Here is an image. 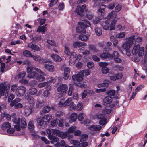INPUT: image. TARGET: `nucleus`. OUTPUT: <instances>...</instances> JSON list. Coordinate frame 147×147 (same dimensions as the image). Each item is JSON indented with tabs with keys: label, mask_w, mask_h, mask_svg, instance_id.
Returning <instances> with one entry per match:
<instances>
[{
	"label": "nucleus",
	"mask_w": 147,
	"mask_h": 147,
	"mask_svg": "<svg viewBox=\"0 0 147 147\" xmlns=\"http://www.w3.org/2000/svg\"><path fill=\"white\" fill-rule=\"evenodd\" d=\"M20 127L21 128H24L26 126V120L24 118H22L20 120Z\"/></svg>",
	"instance_id": "35"
},
{
	"label": "nucleus",
	"mask_w": 147,
	"mask_h": 147,
	"mask_svg": "<svg viewBox=\"0 0 147 147\" xmlns=\"http://www.w3.org/2000/svg\"><path fill=\"white\" fill-rule=\"evenodd\" d=\"M32 109L29 106H26L24 107L25 115L27 116L30 115L32 113Z\"/></svg>",
	"instance_id": "17"
},
{
	"label": "nucleus",
	"mask_w": 147,
	"mask_h": 147,
	"mask_svg": "<svg viewBox=\"0 0 147 147\" xmlns=\"http://www.w3.org/2000/svg\"><path fill=\"white\" fill-rule=\"evenodd\" d=\"M57 133V136L61 137L62 139L66 138L68 136V133L67 132H63L60 131L59 130Z\"/></svg>",
	"instance_id": "29"
},
{
	"label": "nucleus",
	"mask_w": 147,
	"mask_h": 147,
	"mask_svg": "<svg viewBox=\"0 0 147 147\" xmlns=\"http://www.w3.org/2000/svg\"><path fill=\"white\" fill-rule=\"evenodd\" d=\"M72 101V99L71 98H69L66 100L65 99H61L59 102L58 105L60 107H65L66 106H70L73 104Z\"/></svg>",
	"instance_id": "5"
},
{
	"label": "nucleus",
	"mask_w": 147,
	"mask_h": 147,
	"mask_svg": "<svg viewBox=\"0 0 147 147\" xmlns=\"http://www.w3.org/2000/svg\"><path fill=\"white\" fill-rule=\"evenodd\" d=\"M37 121L38 125L40 126V127H42L43 129L47 126L46 122L45 121H44L43 119H42L38 118L37 119Z\"/></svg>",
	"instance_id": "19"
},
{
	"label": "nucleus",
	"mask_w": 147,
	"mask_h": 147,
	"mask_svg": "<svg viewBox=\"0 0 147 147\" xmlns=\"http://www.w3.org/2000/svg\"><path fill=\"white\" fill-rule=\"evenodd\" d=\"M68 89V86L65 84H62L60 85L57 88V90L58 92H64Z\"/></svg>",
	"instance_id": "16"
},
{
	"label": "nucleus",
	"mask_w": 147,
	"mask_h": 147,
	"mask_svg": "<svg viewBox=\"0 0 147 147\" xmlns=\"http://www.w3.org/2000/svg\"><path fill=\"white\" fill-rule=\"evenodd\" d=\"M124 32H121L117 34L116 35V37L117 38H122L125 37V34Z\"/></svg>",
	"instance_id": "55"
},
{
	"label": "nucleus",
	"mask_w": 147,
	"mask_h": 147,
	"mask_svg": "<svg viewBox=\"0 0 147 147\" xmlns=\"http://www.w3.org/2000/svg\"><path fill=\"white\" fill-rule=\"evenodd\" d=\"M102 128L101 126L100 125L95 126L92 125L89 127V129L91 130L94 129L96 131H98L100 130Z\"/></svg>",
	"instance_id": "32"
},
{
	"label": "nucleus",
	"mask_w": 147,
	"mask_h": 147,
	"mask_svg": "<svg viewBox=\"0 0 147 147\" xmlns=\"http://www.w3.org/2000/svg\"><path fill=\"white\" fill-rule=\"evenodd\" d=\"M10 123L8 122H4L1 126L2 129L4 130H7L11 127Z\"/></svg>",
	"instance_id": "25"
},
{
	"label": "nucleus",
	"mask_w": 147,
	"mask_h": 147,
	"mask_svg": "<svg viewBox=\"0 0 147 147\" xmlns=\"http://www.w3.org/2000/svg\"><path fill=\"white\" fill-rule=\"evenodd\" d=\"M37 92V90L34 88L30 87L29 91V94L32 95H34L36 94Z\"/></svg>",
	"instance_id": "33"
},
{
	"label": "nucleus",
	"mask_w": 147,
	"mask_h": 147,
	"mask_svg": "<svg viewBox=\"0 0 147 147\" xmlns=\"http://www.w3.org/2000/svg\"><path fill=\"white\" fill-rule=\"evenodd\" d=\"M45 103V101L43 100L38 101L36 104V106L38 107H41L44 105Z\"/></svg>",
	"instance_id": "46"
},
{
	"label": "nucleus",
	"mask_w": 147,
	"mask_h": 147,
	"mask_svg": "<svg viewBox=\"0 0 147 147\" xmlns=\"http://www.w3.org/2000/svg\"><path fill=\"white\" fill-rule=\"evenodd\" d=\"M116 21L115 20H113L111 21L110 26V30H112L115 29V25Z\"/></svg>",
	"instance_id": "42"
},
{
	"label": "nucleus",
	"mask_w": 147,
	"mask_h": 147,
	"mask_svg": "<svg viewBox=\"0 0 147 147\" xmlns=\"http://www.w3.org/2000/svg\"><path fill=\"white\" fill-rule=\"evenodd\" d=\"M27 72L28 73L27 75V77L31 78L36 79L37 77L38 73L36 71H33L34 70L33 67L30 66L27 68Z\"/></svg>",
	"instance_id": "7"
},
{
	"label": "nucleus",
	"mask_w": 147,
	"mask_h": 147,
	"mask_svg": "<svg viewBox=\"0 0 147 147\" xmlns=\"http://www.w3.org/2000/svg\"><path fill=\"white\" fill-rule=\"evenodd\" d=\"M144 47H140V45H136L134 46L132 50V53L133 55H142L144 52Z\"/></svg>",
	"instance_id": "4"
},
{
	"label": "nucleus",
	"mask_w": 147,
	"mask_h": 147,
	"mask_svg": "<svg viewBox=\"0 0 147 147\" xmlns=\"http://www.w3.org/2000/svg\"><path fill=\"white\" fill-rule=\"evenodd\" d=\"M70 142L71 144L74 145L72 146H73L74 147H78L79 144V142L76 140H71Z\"/></svg>",
	"instance_id": "44"
},
{
	"label": "nucleus",
	"mask_w": 147,
	"mask_h": 147,
	"mask_svg": "<svg viewBox=\"0 0 147 147\" xmlns=\"http://www.w3.org/2000/svg\"><path fill=\"white\" fill-rule=\"evenodd\" d=\"M114 12V11H112L109 13L107 16V19L106 21H103L102 22L101 24L104 29L105 30L109 29V24Z\"/></svg>",
	"instance_id": "6"
},
{
	"label": "nucleus",
	"mask_w": 147,
	"mask_h": 147,
	"mask_svg": "<svg viewBox=\"0 0 147 147\" xmlns=\"http://www.w3.org/2000/svg\"><path fill=\"white\" fill-rule=\"evenodd\" d=\"M28 127L29 129L31 131H33L34 128L33 121H30L28 124Z\"/></svg>",
	"instance_id": "41"
},
{
	"label": "nucleus",
	"mask_w": 147,
	"mask_h": 147,
	"mask_svg": "<svg viewBox=\"0 0 147 147\" xmlns=\"http://www.w3.org/2000/svg\"><path fill=\"white\" fill-rule=\"evenodd\" d=\"M94 30L97 36H99L102 34V30L100 28L96 27L95 28Z\"/></svg>",
	"instance_id": "36"
},
{
	"label": "nucleus",
	"mask_w": 147,
	"mask_h": 147,
	"mask_svg": "<svg viewBox=\"0 0 147 147\" xmlns=\"http://www.w3.org/2000/svg\"><path fill=\"white\" fill-rule=\"evenodd\" d=\"M85 11L86 13V17L89 20L92 19L93 18L94 15L90 12V10L86 9H85Z\"/></svg>",
	"instance_id": "27"
},
{
	"label": "nucleus",
	"mask_w": 147,
	"mask_h": 147,
	"mask_svg": "<svg viewBox=\"0 0 147 147\" xmlns=\"http://www.w3.org/2000/svg\"><path fill=\"white\" fill-rule=\"evenodd\" d=\"M94 64L92 62H87V65L89 68H92L94 67Z\"/></svg>",
	"instance_id": "63"
},
{
	"label": "nucleus",
	"mask_w": 147,
	"mask_h": 147,
	"mask_svg": "<svg viewBox=\"0 0 147 147\" xmlns=\"http://www.w3.org/2000/svg\"><path fill=\"white\" fill-rule=\"evenodd\" d=\"M88 46L89 49L90 50L94 52H97L98 50L96 48L95 46L91 44H89Z\"/></svg>",
	"instance_id": "47"
},
{
	"label": "nucleus",
	"mask_w": 147,
	"mask_h": 147,
	"mask_svg": "<svg viewBox=\"0 0 147 147\" xmlns=\"http://www.w3.org/2000/svg\"><path fill=\"white\" fill-rule=\"evenodd\" d=\"M109 71V68L106 67H103L102 69V72L103 74H106Z\"/></svg>",
	"instance_id": "52"
},
{
	"label": "nucleus",
	"mask_w": 147,
	"mask_h": 147,
	"mask_svg": "<svg viewBox=\"0 0 147 147\" xmlns=\"http://www.w3.org/2000/svg\"><path fill=\"white\" fill-rule=\"evenodd\" d=\"M97 117L100 119L99 123L101 125L106 124L107 123V119L105 118V115L102 114H99L96 115Z\"/></svg>",
	"instance_id": "10"
},
{
	"label": "nucleus",
	"mask_w": 147,
	"mask_h": 147,
	"mask_svg": "<svg viewBox=\"0 0 147 147\" xmlns=\"http://www.w3.org/2000/svg\"><path fill=\"white\" fill-rule=\"evenodd\" d=\"M48 84V82L40 83L38 84V86L39 88H42L46 86Z\"/></svg>",
	"instance_id": "57"
},
{
	"label": "nucleus",
	"mask_w": 147,
	"mask_h": 147,
	"mask_svg": "<svg viewBox=\"0 0 147 147\" xmlns=\"http://www.w3.org/2000/svg\"><path fill=\"white\" fill-rule=\"evenodd\" d=\"M60 143L62 147H74L73 146H69L67 145H66L65 142L63 140H62Z\"/></svg>",
	"instance_id": "64"
},
{
	"label": "nucleus",
	"mask_w": 147,
	"mask_h": 147,
	"mask_svg": "<svg viewBox=\"0 0 147 147\" xmlns=\"http://www.w3.org/2000/svg\"><path fill=\"white\" fill-rule=\"evenodd\" d=\"M10 88V84L4 82L0 84V97L5 95L6 97L8 95V92Z\"/></svg>",
	"instance_id": "2"
},
{
	"label": "nucleus",
	"mask_w": 147,
	"mask_h": 147,
	"mask_svg": "<svg viewBox=\"0 0 147 147\" xmlns=\"http://www.w3.org/2000/svg\"><path fill=\"white\" fill-rule=\"evenodd\" d=\"M44 67L46 69L49 71L53 72L54 71V66L51 65L45 64Z\"/></svg>",
	"instance_id": "24"
},
{
	"label": "nucleus",
	"mask_w": 147,
	"mask_h": 147,
	"mask_svg": "<svg viewBox=\"0 0 147 147\" xmlns=\"http://www.w3.org/2000/svg\"><path fill=\"white\" fill-rule=\"evenodd\" d=\"M113 99L109 96H106L103 100V102L105 105L107 106L108 104H111L112 102Z\"/></svg>",
	"instance_id": "18"
},
{
	"label": "nucleus",
	"mask_w": 147,
	"mask_h": 147,
	"mask_svg": "<svg viewBox=\"0 0 147 147\" xmlns=\"http://www.w3.org/2000/svg\"><path fill=\"white\" fill-rule=\"evenodd\" d=\"M52 59L56 62L61 61V58L59 56H51Z\"/></svg>",
	"instance_id": "43"
},
{
	"label": "nucleus",
	"mask_w": 147,
	"mask_h": 147,
	"mask_svg": "<svg viewBox=\"0 0 147 147\" xmlns=\"http://www.w3.org/2000/svg\"><path fill=\"white\" fill-rule=\"evenodd\" d=\"M57 1L58 0H51L49 6L51 7L53 6L57 3Z\"/></svg>",
	"instance_id": "59"
},
{
	"label": "nucleus",
	"mask_w": 147,
	"mask_h": 147,
	"mask_svg": "<svg viewBox=\"0 0 147 147\" xmlns=\"http://www.w3.org/2000/svg\"><path fill=\"white\" fill-rule=\"evenodd\" d=\"M47 42L52 46H56V45L54 41L49 39L47 40Z\"/></svg>",
	"instance_id": "49"
},
{
	"label": "nucleus",
	"mask_w": 147,
	"mask_h": 147,
	"mask_svg": "<svg viewBox=\"0 0 147 147\" xmlns=\"http://www.w3.org/2000/svg\"><path fill=\"white\" fill-rule=\"evenodd\" d=\"M46 28L45 26H39L37 30V32H42V34L45 33L46 31Z\"/></svg>",
	"instance_id": "31"
},
{
	"label": "nucleus",
	"mask_w": 147,
	"mask_h": 147,
	"mask_svg": "<svg viewBox=\"0 0 147 147\" xmlns=\"http://www.w3.org/2000/svg\"><path fill=\"white\" fill-rule=\"evenodd\" d=\"M26 91V88L24 86H20L17 88L15 92L16 94L18 96H23Z\"/></svg>",
	"instance_id": "8"
},
{
	"label": "nucleus",
	"mask_w": 147,
	"mask_h": 147,
	"mask_svg": "<svg viewBox=\"0 0 147 147\" xmlns=\"http://www.w3.org/2000/svg\"><path fill=\"white\" fill-rule=\"evenodd\" d=\"M28 46L30 48L31 50L34 51H39V48L37 45L33 44H29Z\"/></svg>",
	"instance_id": "23"
},
{
	"label": "nucleus",
	"mask_w": 147,
	"mask_h": 147,
	"mask_svg": "<svg viewBox=\"0 0 147 147\" xmlns=\"http://www.w3.org/2000/svg\"><path fill=\"white\" fill-rule=\"evenodd\" d=\"M83 108V105L82 103H79L77 104L76 109L78 111H81Z\"/></svg>",
	"instance_id": "51"
},
{
	"label": "nucleus",
	"mask_w": 147,
	"mask_h": 147,
	"mask_svg": "<svg viewBox=\"0 0 147 147\" xmlns=\"http://www.w3.org/2000/svg\"><path fill=\"white\" fill-rule=\"evenodd\" d=\"M77 117V115L76 113H73L70 116V119L73 122L76 121Z\"/></svg>",
	"instance_id": "40"
},
{
	"label": "nucleus",
	"mask_w": 147,
	"mask_h": 147,
	"mask_svg": "<svg viewBox=\"0 0 147 147\" xmlns=\"http://www.w3.org/2000/svg\"><path fill=\"white\" fill-rule=\"evenodd\" d=\"M122 78V76L121 74H118L115 75L110 76V79L113 81H115L117 80L120 79Z\"/></svg>",
	"instance_id": "28"
},
{
	"label": "nucleus",
	"mask_w": 147,
	"mask_h": 147,
	"mask_svg": "<svg viewBox=\"0 0 147 147\" xmlns=\"http://www.w3.org/2000/svg\"><path fill=\"white\" fill-rule=\"evenodd\" d=\"M88 145V143L87 142H83L80 143L79 144L80 147H86Z\"/></svg>",
	"instance_id": "60"
},
{
	"label": "nucleus",
	"mask_w": 147,
	"mask_h": 147,
	"mask_svg": "<svg viewBox=\"0 0 147 147\" xmlns=\"http://www.w3.org/2000/svg\"><path fill=\"white\" fill-rule=\"evenodd\" d=\"M41 39V36L39 35L37 36H35L32 38V40L34 42H37L40 41Z\"/></svg>",
	"instance_id": "45"
},
{
	"label": "nucleus",
	"mask_w": 147,
	"mask_h": 147,
	"mask_svg": "<svg viewBox=\"0 0 147 147\" xmlns=\"http://www.w3.org/2000/svg\"><path fill=\"white\" fill-rule=\"evenodd\" d=\"M50 95V92L49 90H46L44 91L42 95L45 97H48Z\"/></svg>",
	"instance_id": "58"
},
{
	"label": "nucleus",
	"mask_w": 147,
	"mask_h": 147,
	"mask_svg": "<svg viewBox=\"0 0 147 147\" xmlns=\"http://www.w3.org/2000/svg\"><path fill=\"white\" fill-rule=\"evenodd\" d=\"M31 57H32L33 59L36 61H38L41 63H51L52 61L48 59H47L44 58L41 59L39 56H29Z\"/></svg>",
	"instance_id": "9"
},
{
	"label": "nucleus",
	"mask_w": 147,
	"mask_h": 147,
	"mask_svg": "<svg viewBox=\"0 0 147 147\" xmlns=\"http://www.w3.org/2000/svg\"><path fill=\"white\" fill-rule=\"evenodd\" d=\"M49 139L51 140V143H53V142H56L59 140L58 138L55 136H53L51 138H50Z\"/></svg>",
	"instance_id": "50"
},
{
	"label": "nucleus",
	"mask_w": 147,
	"mask_h": 147,
	"mask_svg": "<svg viewBox=\"0 0 147 147\" xmlns=\"http://www.w3.org/2000/svg\"><path fill=\"white\" fill-rule=\"evenodd\" d=\"M26 98L31 106H34V102L32 97L29 95H28L26 96Z\"/></svg>",
	"instance_id": "22"
},
{
	"label": "nucleus",
	"mask_w": 147,
	"mask_h": 147,
	"mask_svg": "<svg viewBox=\"0 0 147 147\" xmlns=\"http://www.w3.org/2000/svg\"><path fill=\"white\" fill-rule=\"evenodd\" d=\"M70 69L68 67H66L64 69L63 78L65 80L68 79L69 76Z\"/></svg>",
	"instance_id": "21"
},
{
	"label": "nucleus",
	"mask_w": 147,
	"mask_h": 147,
	"mask_svg": "<svg viewBox=\"0 0 147 147\" xmlns=\"http://www.w3.org/2000/svg\"><path fill=\"white\" fill-rule=\"evenodd\" d=\"M99 57H98L97 56H92V58L93 60L95 61L98 62L100 61V57L103 59H104L102 58L100 56H99ZM104 60H106V59H104Z\"/></svg>",
	"instance_id": "53"
},
{
	"label": "nucleus",
	"mask_w": 147,
	"mask_h": 147,
	"mask_svg": "<svg viewBox=\"0 0 147 147\" xmlns=\"http://www.w3.org/2000/svg\"><path fill=\"white\" fill-rule=\"evenodd\" d=\"M46 75L44 72H42V74H41L39 75L38 74L37 77H36V79L40 82H41L44 81L45 78V76H46Z\"/></svg>",
	"instance_id": "26"
},
{
	"label": "nucleus",
	"mask_w": 147,
	"mask_h": 147,
	"mask_svg": "<svg viewBox=\"0 0 147 147\" xmlns=\"http://www.w3.org/2000/svg\"><path fill=\"white\" fill-rule=\"evenodd\" d=\"M68 45H65L64 52L66 55H76V53L75 52L71 53L69 51Z\"/></svg>",
	"instance_id": "20"
},
{
	"label": "nucleus",
	"mask_w": 147,
	"mask_h": 147,
	"mask_svg": "<svg viewBox=\"0 0 147 147\" xmlns=\"http://www.w3.org/2000/svg\"><path fill=\"white\" fill-rule=\"evenodd\" d=\"M21 100V99L19 98H17L13 100L10 103V105L11 106H15V105L19 102Z\"/></svg>",
	"instance_id": "38"
},
{
	"label": "nucleus",
	"mask_w": 147,
	"mask_h": 147,
	"mask_svg": "<svg viewBox=\"0 0 147 147\" xmlns=\"http://www.w3.org/2000/svg\"><path fill=\"white\" fill-rule=\"evenodd\" d=\"M103 59H108L114 58V60L117 63H120L121 60L118 57H115V56H100Z\"/></svg>",
	"instance_id": "15"
},
{
	"label": "nucleus",
	"mask_w": 147,
	"mask_h": 147,
	"mask_svg": "<svg viewBox=\"0 0 147 147\" xmlns=\"http://www.w3.org/2000/svg\"><path fill=\"white\" fill-rule=\"evenodd\" d=\"M82 72L80 71L79 74L76 75H73L72 76V78L74 81H81L83 79L84 75Z\"/></svg>",
	"instance_id": "13"
},
{
	"label": "nucleus",
	"mask_w": 147,
	"mask_h": 147,
	"mask_svg": "<svg viewBox=\"0 0 147 147\" xmlns=\"http://www.w3.org/2000/svg\"><path fill=\"white\" fill-rule=\"evenodd\" d=\"M115 90H110L107 92V95L109 96H114L115 93Z\"/></svg>",
	"instance_id": "56"
},
{
	"label": "nucleus",
	"mask_w": 147,
	"mask_h": 147,
	"mask_svg": "<svg viewBox=\"0 0 147 147\" xmlns=\"http://www.w3.org/2000/svg\"><path fill=\"white\" fill-rule=\"evenodd\" d=\"M12 121L13 123L17 125H20V122L21 119L19 118H16L14 119H12Z\"/></svg>",
	"instance_id": "48"
},
{
	"label": "nucleus",
	"mask_w": 147,
	"mask_h": 147,
	"mask_svg": "<svg viewBox=\"0 0 147 147\" xmlns=\"http://www.w3.org/2000/svg\"><path fill=\"white\" fill-rule=\"evenodd\" d=\"M134 37L135 36L133 35L131 36L127 39L125 42L123 44L122 47L125 50L127 55H129L130 54L129 49L132 46L133 42V40Z\"/></svg>",
	"instance_id": "1"
},
{
	"label": "nucleus",
	"mask_w": 147,
	"mask_h": 147,
	"mask_svg": "<svg viewBox=\"0 0 147 147\" xmlns=\"http://www.w3.org/2000/svg\"><path fill=\"white\" fill-rule=\"evenodd\" d=\"M51 109V107L48 105L44 107L42 110V112L44 113H46L49 112L50 110Z\"/></svg>",
	"instance_id": "39"
},
{
	"label": "nucleus",
	"mask_w": 147,
	"mask_h": 147,
	"mask_svg": "<svg viewBox=\"0 0 147 147\" xmlns=\"http://www.w3.org/2000/svg\"><path fill=\"white\" fill-rule=\"evenodd\" d=\"M109 84L107 83H104L100 84H99L98 85V86L99 88L101 89L106 88L108 86Z\"/></svg>",
	"instance_id": "37"
},
{
	"label": "nucleus",
	"mask_w": 147,
	"mask_h": 147,
	"mask_svg": "<svg viewBox=\"0 0 147 147\" xmlns=\"http://www.w3.org/2000/svg\"><path fill=\"white\" fill-rule=\"evenodd\" d=\"M86 7V5H84L81 7L78 6L77 7L75 12L78 15L81 16L84 14V12Z\"/></svg>",
	"instance_id": "11"
},
{
	"label": "nucleus",
	"mask_w": 147,
	"mask_h": 147,
	"mask_svg": "<svg viewBox=\"0 0 147 147\" xmlns=\"http://www.w3.org/2000/svg\"><path fill=\"white\" fill-rule=\"evenodd\" d=\"M81 26L76 28L77 32L79 33H84L86 31L84 27H89L91 25V23L87 20H85L82 22L79 23Z\"/></svg>",
	"instance_id": "3"
},
{
	"label": "nucleus",
	"mask_w": 147,
	"mask_h": 147,
	"mask_svg": "<svg viewBox=\"0 0 147 147\" xmlns=\"http://www.w3.org/2000/svg\"><path fill=\"white\" fill-rule=\"evenodd\" d=\"M89 35L88 34L84 35L81 34L79 36V40L83 41H86L88 39Z\"/></svg>",
	"instance_id": "30"
},
{
	"label": "nucleus",
	"mask_w": 147,
	"mask_h": 147,
	"mask_svg": "<svg viewBox=\"0 0 147 147\" xmlns=\"http://www.w3.org/2000/svg\"><path fill=\"white\" fill-rule=\"evenodd\" d=\"M78 86L82 88H85L86 87V83L85 82H80L78 84Z\"/></svg>",
	"instance_id": "54"
},
{
	"label": "nucleus",
	"mask_w": 147,
	"mask_h": 147,
	"mask_svg": "<svg viewBox=\"0 0 147 147\" xmlns=\"http://www.w3.org/2000/svg\"><path fill=\"white\" fill-rule=\"evenodd\" d=\"M86 43L84 42H74L73 44V46L74 48H76L78 47H79L80 50H83L84 49V47H80L82 46H86Z\"/></svg>",
	"instance_id": "14"
},
{
	"label": "nucleus",
	"mask_w": 147,
	"mask_h": 147,
	"mask_svg": "<svg viewBox=\"0 0 147 147\" xmlns=\"http://www.w3.org/2000/svg\"><path fill=\"white\" fill-rule=\"evenodd\" d=\"M26 74V73L25 72H22L19 73L18 76L20 78H23L24 77Z\"/></svg>",
	"instance_id": "62"
},
{
	"label": "nucleus",
	"mask_w": 147,
	"mask_h": 147,
	"mask_svg": "<svg viewBox=\"0 0 147 147\" xmlns=\"http://www.w3.org/2000/svg\"><path fill=\"white\" fill-rule=\"evenodd\" d=\"M52 117L51 115H45L43 117V119L44 121L45 122H47L50 121L51 119H52Z\"/></svg>",
	"instance_id": "34"
},
{
	"label": "nucleus",
	"mask_w": 147,
	"mask_h": 147,
	"mask_svg": "<svg viewBox=\"0 0 147 147\" xmlns=\"http://www.w3.org/2000/svg\"><path fill=\"white\" fill-rule=\"evenodd\" d=\"M58 131V130H55L54 129H48L46 130V132L48 134V137L49 139L51 138L54 136L55 134L57 136V134Z\"/></svg>",
	"instance_id": "12"
},
{
	"label": "nucleus",
	"mask_w": 147,
	"mask_h": 147,
	"mask_svg": "<svg viewBox=\"0 0 147 147\" xmlns=\"http://www.w3.org/2000/svg\"><path fill=\"white\" fill-rule=\"evenodd\" d=\"M140 56H133L132 57V59L133 61L138 62L140 60L139 57Z\"/></svg>",
	"instance_id": "61"
}]
</instances>
